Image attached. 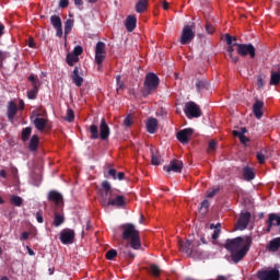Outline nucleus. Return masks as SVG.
Returning <instances> with one entry per match:
<instances>
[{
  "mask_svg": "<svg viewBox=\"0 0 280 280\" xmlns=\"http://www.w3.org/2000/svg\"><path fill=\"white\" fill-rule=\"evenodd\" d=\"M253 245L250 236H237L235 238H228L223 245L224 249L230 253V258L233 265H238L245 259Z\"/></svg>",
  "mask_w": 280,
  "mask_h": 280,
  "instance_id": "obj_1",
  "label": "nucleus"
},
{
  "mask_svg": "<svg viewBox=\"0 0 280 280\" xmlns=\"http://www.w3.org/2000/svg\"><path fill=\"white\" fill-rule=\"evenodd\" d=\"M100 196L103 207H117L120 209L126 206V198L122 195H119L118 189L112 188V185L108 180H104L101 184Z\"/></svg>",
  "mask_w": 280,
  "mask_h": 280,
  "instance_id": "obj_2",
  "label": "nucleus"
},
{
  "mask_svg": "<svg viewBox=\"0 0 280 280\" xmlns=\"http://www.w3.org/2000/svg\"><path fill=\"white\" fill-rule=\"evenodd\" d=\"M122 240L130 241V246L133 250L141 248L140 232L136 229L135 224L126 223L121 225Z\"/></svg>",
  "mask_w": 280,
  "mask_h": 280,
  "instance_id": "obj_3",
  "label": "nucleus"
},
{
  "mask_svg": "<svg viewBox=\"0 0 280 280\" xmlns=\"http://www.w3.org/2000/svg\"><path fill=\"white\" fill-rule=\"evenodd\" d=\"M89 132L91 140H97L101 138L103 141H106L110 137V128L105 118H101L100 128L98 125L92 124L89 127Z\"/></svg>",
  "mask_w": 280,
  "mask_h": 280,
  "instance_id": "obj_4",
  "label": "nucleus"
},
{
  "mask_svg": "<svg viewBox=\"0 0 280 280\" xmlns=\"http://www.w3.org/2000/svg\"><path fill=\"white\" fill-rule=\"evenodd\" d=\"M159 85H160V78L155 73L150 72L145 74L143 88H142V96L148 97L159 89Z\"/></svg>",
  "mask_w": 280,
  "mask_h": 280,
  "instance_id": "obj_5",
  "label": "nucleus"
},
{
  "mask_svg": "<svg viewBox=\"0 0 280 280\" xmlns=\"http://www.w3.org/2000/svg\"><path fill=\"white\" fill-rule=\"evenodd\" d=\"M234 46L237 47L236 51L241 57H247L254 59L256 58V47L253 44H240L234 43Z\"/></svg>",
  "mask_w": 280,
  "mask_h": 280,
  "instance_id": "obj_6",
  "label": "nucleus"
},
{
  "mask_svg": "<svg viewBox=\"0 0 280 280\" xmlns=\"http://www.w3.org/2000/svg\"><path fill=\"white\" fill-rule=\"evenodd\" d=\"M258 280H280V271L277 268L261 269L256 273Z\"/></svg>",
  "mask_w": 280,
  "mask_h": 280,
  "instance_id": "obj_7",
  "label": "nucleus"
},
{
  "mask_svg": "<svg viewBox=\"0 0 280 280\" xmlns=\"http://www.w3.org/2000/svg\"><path fill=\"white\" fill-rule=\"evenodd\" d=\"M184 113L188 118H199L202 116L201 108L195 102H188L185 104Z\"/></svg>",
  "mask_w": 280,
  "mask_h": 280,
  "instance_id": "obj_8",
  "label": "nucleus"
},
{
  "mask_svg": "<svg viewBox=\"0 0 280 280\" xmlns=\"http://www.w3.org/2000/svg\"><path fill=\"white\" fill-rule=\"evenodd\" d=\"M194 25H185L182 31V35L179 38V43L182 45H187L192 42L196 37V33L194 32Z\"/></svg>",
  "mask_w": 280,
  "mask_h": 280,
  "instance_id": "obj_9",
  "label": "nucleus"
},
{
  "mask_svg": "<svg viewBox=\"0 0 280 280\" xmlns=\"http://www.w3.org/2000/svg\"><path fill=\"white\" fill-rule=\"evenodd\" d=\"M59 240L62 245H72L75 240V231L71 229L61 230Z\"/></svg>",
  "mask_w": 280,
  "mask_h": 280,
  "instance_id": "obj_10",
  "label": "nucleus"
},
{
  "mask_svg": "<svg viewBox=\"0 0 280 280\" xmlns=\"http://www.w3.org/2000/svg\"><path fill=\"white\" fill-rule=\"evenodd\" d=\"M164 172H167V174H171V172H174L175 174H182L184 170V162L177 159H174L170 162L168 165L163 166Z\"/></svg>",
  "mask_w": 280,
  "mask_h": 280,
  "instance_id": "obj_11",
  "label": "nucleus"
},
{
  "mask_svg": "<svg viewBox=\"0 0 280 280\" xmlns=\"http://www.w3.org/2000/svg\"><path fill=\"white\" fill-rule=\"evenodd\" d=\"M106 58V44L103 42H98L95 46V62L98 66H102Z\"/></svg>",
  "mask_w": 280,
  "mask_h": 280,
  "instance_id": "obj_12",
  "label": "nucleus"
},
{
  "mask_svg": "<svg viewBox=\"0 0 280 280\" xmlns=\"http://www.w3.org/2000/svg\"><path fill=\"white\" fill-rule=\"evenodd\" d=\"M252 220V213L249 211L241 212L240 218L237 220V228L240 231L247 230Z\"/></svg>",
  "mask_w": 280,
  "mask_h": 280,
  "instance_id": "obj_13",
  "label": "nucleus"
},
{
  "mask_svg": "<svg viewBox=\"0 0 280 280\" xmlns=\"http://www.w3.org/2000/svg\"><path fill=\"white\" fill-rule=\"evenodd\" d=\"M194 132L192 128H185L176 133V138L180 143L186 144L190 141Z\"/></svg>",
  "mask_w": 280,
  "mask_h": 280,
  "instance_id": "obj_14",
  "label": "nucleus"
},
{
  "mask_svg": "<svg viewBox=\"0 0 280 280\" xmlns=\"http://www.w3.org/2000/svg\"><path fill=\"white\" fill-rule=\"evenodd\" d=\"M71 80L75 86L78 88L82 86L84 82V78H83V69L81 67H74L71 73Z\"/></svg>",
  "mask_w": 280,
  "mask_h": 280,
  "instance_id": "obj_15",
  "label": "nucleus"
},
{
  "mask_svg": "<svg viewBox=\"0 0 280 280\" xmlns=\"http://www.w3.org/2000/svg\"><path fill=\"white\" fill-rule=\"evenodd\" d=\"M27 80L32 83L33 89L27 91V98L35 100L37 97L39 86L38 79L35 75H28Z\"/></svg>",
  "mask_w": 280,
  "mask_h": 280,
  "instance_id": "obj_16",
  "label": "nucleus"
},
{
  "mask_svg": "<svg viewBox=\"0 0 280 280\" xmlns=\"http://www.w3.org/2000/svg\"><path fill=\"white\" fill-rule=\"evenodd\" d=\"M273 226H280V215L277 213H269L266 232L270 233Z\"/></svg>",
  "mask_w": 280,
  "mask_h": 280,
  "instance_id": "obj_17",
  "label": "nucleus"
},
{
  "mask_svg": "<svg viewBox=\"0 0 280 280\" xmlns=\"http://www.w3.org/2000/svg\"><path fill=\"white\" fill-rule=\"evenodd\" d=\"M265 107V102L256 100V102L253 105V113L257 119H260L264 117L262 108Z\"/></svg>",
  "mask_w": 280,
  "mask_h": 280,
  "instance_id": "obj_18",
  "label": "nucleus"
},
{
  "mask_svg": "<svg viewBox=\"0 0 280 280\" xmlns=\"http://www.w3.org/2000/svg\"><path fill=\"white\" fill-rule=\"evenodd\" d=\"M16 114H18V105L13 101H10L7 106L8 119L13 120Z\"/></svg>",
  "mask_w": 280,
  "mask_h": 280,
  "instance_id": "obj_19",
  "label": "nucleus"
},
{
  "mask_svg": "<svg viewBox=\"0 0 280 280\" xmlns=\"http://www.w3.org/2000/svg\"><path fill=\"white\" fill-rule=\"evenodd\" d=\"M145 127L149 133H155L159 129V120L156 118L151 117L148 119Z\"/></svg>",
  "mask_w": 280,
  "mask_h": 280,
  "instance_id": "obj_20",
  "label": "nucleus"
},
{
  "mask_svg": "<svg viewBox=\"0 0 280 280\" xmlns=\"http://www.w3.org/2000/svg\"><path fill=\"white\" fill-rule=\"evenodd\" d=\"M47 199L51 202H55V205H60V202L63 200V197L59 191L50 190L47 195Z\"/></svg>",
  "mask_w": 280,
  "mask_h": 280,
  "instance_id": "obj_21",
  "label": "nucleus"
},
{
  "mask_svg": "<svg viewBox=\"0 0 280 280\" xmlns=\"http://www.w3.org/2000/svg\"><path fill=\"white\" fill-rule=\"evenodd\" d=\"M137 22H138V19H137L136 15L127 16L126 23H125L126 30L128 32H133L136 30V27H137Z\"/></svg>",
  "mask_w": 280,
  "mask_h": 280,
  "instance_id": "obj_22",
  "label": "nucleus"
},
{
  "mask_svg": "<svg viewBox=\"0 0 280 280\" xmlns=\"http://www.w3.org/2000/svg\"><path fill=\"white\" fill-rule=\"evenodd\" d=\"M243 178H244V180H247L248 183L250 180H255V178H256L255 170L249 166H245L243 168Z\"/></svg>",
  "mask_w": 280,
  "mask_h": 280,
  "instance_id": "obj_23",
  "label": "nucleus"
},
{
  "mask_svg": "<svg viewBox=\"0 0 280 280\" xmlns=\"http://www.w3.org/2000/svg\"><path fill=\"white\" fill-rule=\"evenodd\" d=\"M28 151L30 152H36L39 148V137L37 135H34L31 137L28 142Z\"/></svg>",
  "mask_w": 280,
  "mask_h": 280,
  "instance_id": "obj_24",
  "label": "nucleus"
},
{
  "mask_svg": "<svg viewBox=\"0 0 280 280\" xmlns=\"http://www.w3.org/2000/svg\"><path fill=\"white\" fill-rule=\"evenodd\" d=\"M191 241L179 242V250L186 255H192Z\"/></svg>",
  "mask_w": 280,
  "mask_h": 280,
  "instance_id": "obj_25",
  "label": "nucleus"
},
{
  "mask_svg": "<svg viewBox=\"0 0 280 280\" xmlns=\"http://www.w3.org/2000/svg\"><path fill=\"white\" fill-rule=\"evenodd\" d=\"M268 250L270 252V253H277V252H279V248H280V237H276V238H273V240H271L270 242H269V245H268Z\"/></svg>",
  "mask_w": 280,
  "mask_h": 280,
  "instance_id": "obj_26",
  "label": "nucleus"
},
{
  "mask_svg": "<svg viewBox=\"0 0 280 280\" xmlns=\"http://www.w3.org/2000/svg\"><path fill=\"white\" fill-rule=\"evenodd\" d=\"M210 89V82L206 79H198L196 82V90L197 92H201L203 90H209Z\"/></svg>",
  "mask_w": 280,
  "mask_h": 280,
  "instance_id": "obj_27",
  "label": "nucleus"
},
{
  "mask_svg": "<svg viewBox=\"0 0 280 280\" xmlns=\"http://www.w3.org/2000/svg\"><path fill=\"white\" fill-rule=\"evenodd\" d=\"M33 124H34L35 128L39 131H43L47 127V120L45 118L36 117L33 120Z\"/></svg>",
  "mask_w": 280,
  "mask_h": 280,
  "instance_id": "obj_28",
  "label": "nucleus"
},
{
  "mask_svg": "<svg viewBox=\"0 0 280 280\" xmlns=\"http://www.w3.org/2000/svg\"><path fill=\"white\" fill-rule=\"evenodd\" d=\"M65 222H66L65 215L59 214L58 212H55L52 225L55 228H60L62 224H65Z\"/></svg>",
  "mask_w": 280,
  "mask_h": 280,
  "instance_id": "obj_29",
  "label": "nucleus"
},
{
  "mask_svg": "<svg viewBox=\"0 0 280 280\" xmlns=\"http://www.w3.org/2000/svg\"><path fill=\"white\" fill-rule=\"evenodd\" d=\"M148 7H149L148 0H139L136 3V12L143 13L144 11H147Z\"/></svg>",
  "mask_w": 280,
  "mask_h": 280,
  "instance_id": "obj_30",
  "label": "nucleus"
},
{
  "mask_svg": "<svg viewBox=\"0 0 280 280\" xmlns=\"http://www.w3.org/2000/svg\"><path fill=\"white\" fill-rule=\"evenodd\" d=\"M121 255L124 258L129 260H135L136 255L130 250L129 245H126L124 248H121Z\"/></svg>",
  "mask_w": 280,
  "mask_h": 280,
  "instance_id": "obj_31",
  "label": "nucleus"
},
{
  "mask_svg": "<svg viewBox=\"0 0 280 280\" xmlns=\"http://www.w3.org/2000/svg\"><path fill=\"white\" fill-rule=\"evenodd\" d=\"M79 61H80V58L78 56H75L74 54H72V52L67 54L66 62L68 63V66L73 67L74 63H77Z\"/></svg>",
  "mask_w": 280,
  "mask_h": 280,
  "instance_id": "obj_32",
  "label": "nucleus"
},
{
  "mask_svg": "<svg viewBox=\"0 0 280 280\" xmlns=\"http://www.w3.org/2000/svg\"><path fill=\"white\" fill-rule=\"evenodd\" d=\"M280 82V67L278 68V72L271 71V77H270V85H278Z\"/></svg>",
  "mask_w": 280,
  "mask_h": 280,
  "instance_id": "obj_33",
  "label": "nucleus"
},
{
  "mask_svg": "<svg viewBox=\"0 0 280 280\" xmlns=\"http://www.w3.org/2000/svg\"><path fill=\"white\" fill-rule=\"evenodd\" d=\"M31 135H32V127L23 128V129H22V132H21V139H22V141H23V142L28 141Z\"/></svg>",
  "mask_w": 280,
  "mask_h": 280,
  "instance_id": "obj_34",
  "label": "nucleus"
},
{
  "mask_svg": "<svg viewBox=\"0 0 280 280\" xmlns=\"http://www.w3.org/2000/svg\"><path fill=\"white\" fill-rule=\"evenodd\" d=\"M50 24L52 25L54 28L62 26L61 18L58 16V15H51L50 16Z\"/></svg>",
  "mask_w": 280,
  "mask_h": 280,
  "instance_id": "obj_35",
  "label": "nucleus"
},
{
  "mask_svg": "<svg viewBox=\"0 0 280 280\" xmlns=\"http://www.w3.org/2000/svg\"><path fill=\"white\" fill-rule=\"evenodd\" d=\"M10 202L11 205H13L14 207H22L23 205V198L16 195H12L10 198Z\"/></svg>",
  "mask_w": 280,
  "mask_h": 280,
  "instance_id": "obj_36",
  "label": "nucleus"
},
{
  "mask_svg": "<svg viewBox=\"0 0 280 280\" xmlns=\"http://www.w3.org/2000/svg\"><path fill=\"white\" fill-rule=\"evenodd\" d=\"M150 272L154 278L161 277V268L158 265H151L150 266Z\"/></svg>",
  "mask_w": 280,
  "mask_h": 280,
  "instance_id": "obj_37",
  "label": "nucleus"
},
{
  "mask_svg": "<svg viewBox=\"0 0 280 280\" xmlns=\"http://www.w3.org/2000/svg\"><path fill=\"white\" fill-rule=\"evenodd\" d=\"M117 256H118V253L116 249H109L105 254L106 259L109 261H113Z\"/></svg>",
  "mask_w": 280,
  "mask_h": 280,
  "instance_id": "obj_38",
  "label": "nucleus"
},
{
  "mask_svg": "<svg viewBox=\"0 0 280 280\" xmlns=\"http://www.w3.org/2000/svg\"><path fill=\"white\" fill-rule=\"evenodd\" d=\"M75 116H74V110L71 108L67 109L66 116H65V120L72 122L74 120Z\"/></svg>",
  "mask_w": 280,
  "mask_h": 280,
  "instance_id": "obj_39",
  "label": "nucleus"
},
{
  "mask_svg": "<svg viewBox=\"0 0 280 280\" xmlns=\"http://www.w3.org/2000/svg\"><path fill=\"white\" fill-rule=\"evenodd\" d=\"M210 208V201L208 199L203 200L200 205V211L201 213H208Z\"/></svg>",
  "mask_w": 280,
  "mask_h": 280,
  "instance_id": "obj_40",
  "label": "nucleus"
},
{
  "mask_svg": "<svg viewBox=\"0 0 280 280\" xmlns=\"http://www.w3.org/2000/svg\"><path fill=\"white\" fill-rule=\"evenodd\" d=\"M225 42L229 46H235L234 42H237V37L236 36H231L230 34H225Z\"/></svg>",
  "mask_w": 280,
  "mask_h": 280,
  "instance_id": "obj_41",
  "label": "nucleus"
},
{
  "mask_svg": "<svg viewBox=\"0 0 280 280\" xmlns=\"http://www.w3.org/2000/svg\"><path fill=\"white\" fill-rule=\"evenodd\" d=\"M73 21L67 20L65 23V34H69L72 31Z\"/></svg>",
  "mask_w": 280,
  "mask_h": 280,
  "instance_id": "obj_42",
  "label": "nucleus"
},
{
  "mask_svg": "<svg viewBox=\"0 0 280 280\" xmlns=\"http://www.w3.org/2000/svg\"><path fill=\"white\" fill-rule=\"evenodd\" d=\"M220 187L208 190L207 198H214L220 192Z\"/></svg>",
  "mask_w": 280,
  "mask_h": 280,
  "instance_id": "obj_43",
  "label": "nucleus"
},
{
  "mask_svg": "<svg viewBox=\"0 0 280 280\" xmlns=\"http://www.w3.org/2000/svg\"><path fill=\"white\" fill-rule=\"evenodd\" d=\"M220 235H221V229L217 228V230H214L211 235V238H212L214 245L217 244V242H214V241H218L220 238Z\"/></svg>",
  "mask_w": 280,
  "mask_h": 280,
  "instance_id": "obj_44",
  "label": "nucleus"
},
{
  "mask_svg": "<svg viewBox=\"0 0 280 280\" xmlns=\"http://www.w3.org/2000/svg\"><path fill=\"white\" fill-rule=\"evenodd\" d=\"M117 92L125 89V83L121 82V75L116 77Z\"/></svg>",
  "mask_w": 280,
  "mask_h": 280,
  "instance_id": "obj_45",
  "label": "nucleus"
},
{
  "mask_svg": "<svg viewBox=\"0 0 280 280\" xmlns=\"http://www.w3.org/2000/svg\"><path fill=\"white\" fill-rule=\"evenodd\" d=\"M217 148H218V142L215 140L209 141L208 152H214V150H217Z\"/></svg>",
  "mask_w": 280,
  "mask_h": 280,
  "instance_id": "obj_46",
  "label": "nucleus"
},
{
  "mask_svg": "<svg viewBox=\"0 0 280 280\" xmlns=\"http://www.w3.org/2000/svg\"><path fill=\"white\" fill-rule=\"evenodd\" d=\"M71 54L79 58V56H81L83 54V47L75 46Z\"/></svg>",
  "mask_w": 280,
  "mask_h": 280,
  "instance_id": "obj_47",
  "label": "nucleus"
},
{
  "mask_svg": "<svg viewBox=\"0 0 280 280\" xmlns=\"http://www.w3.org/2000/svg\"><path fill=\"white\" fill-rule=\"evenodd\" d=\"M151 164L152 165H161V159L155 155L154 153H152L151 155Z\"/></svg>",
  "mask_w": 280,
  "mask_h": 280,
  "instance_id": "obj_48",
  "label": "nucleus"
},
{
  "mask_svg": "<svg viewBox=\"0 0 280 280\" xmlns=\"http://www.w3.org/2000/svg\"><path fill=\"white\" fill-rule=\"evenodd\" d=\"M257 161L260 163V165H264L266 163V155L261 152H257Z\"/></svg>",
  "mask_w": 280,
  "mask_h": 280,
  "instance_id": "obj_49",
  "label": "nucleus"
},
{
  "mask_svg": "<svg viewBox=\"0 0 280 280\" xmlns=\"http://www.w3.org/2000/svg\"><path fill=\"white\" fill-rule=\"evenodd\" d=\"M69 4H70L69 0H59V2H58V7L61 8V9L68 8Z\"/></svg>",
  "mask_w": 280,
  "mask_h": 280,
  "instance_id": "obj_50",
  "label": "nucleus"
},
{
  "mask_svg": "<svg viewBox=\"0 0 280 280\" xmlns=\"http://www.w3.org/2000/svg\"><path fill=\"white\" fill-rule=\"evenodd\" d=\"M206 32L208 34H213L215 32V28L212 24H210L209 22L206 24Z\"/></svg>",
  "mask_w": 280,
  "mask_h": 280,
  "instance_id": "obj_51",
  "label": "nucleus"
},
{
  "mask_svg": "<svg viewBox=\"0 0 280 280\" xmlns=\"http://www.w3.org/2000/svg\"><path fill=\"white\" fill-rule=\"evenodd\" d=\"M107 174L113 177L114 180H117V171L115 168L108 170Z\"/></svg>",
  "mask_w": 280,
  "mask_h": 280,
  "instance_id": "obj_52",
  "label": "nucleus"
},
{
  "mask_svg": "<svg viewBox=\"0 0 280 280\" xmlns=\"http://www.w3.org/2000/svg\"><path fill=\"white\" fill-rule=\"evenodd\" d=\"M36 221L38 224H43L44 223V217L42 212H36L35 214Z\"/></svg>",
  "mask_w": 280,
  "mask_h": 280,
  "instance_id": "obj_53",
  "label": "nucleus"
},
{
  "mask_svg": "<svg viewBox=\"0 0 280 280\" xmlns=\"http://www.w3.org/2000/svg\"><path fill=\"white\" fill-rule=\"evenodd\" d=\"M124 125L126 127H130L132 125V117L130 115H128L125 119H124Z\"/></svg>",
  "mask_w": 280,
  "mask_h": 280,
  "instance_id": "obj_54",
  "label": "nucleus"
},
{
  "mask_svg": "<svg viewBox=\"0 0 280 280\" xmlns=\"http://www.w3.org/2000/svg\"><path fill=\"white\" fill-rule=\"evenodd\" d=\"M265 84H266V81L264 80V78L262 77H258L257 78V85H258V88L261 89V88L265 86Z\"/></svg>",
  "mask_w": 280,
  "mask_h": 280,
  "instance_id": "obj_55",
  "label": "nucleus"
},
{
  "mask_svg": "<svg viewBox=\"0 0 280 280\" xmlns=\"http://www.w3.org/2000/svg\"><path fill=\"white\" fill-rule=\"evenodd\" d=\"M226 51H228L230 58H233V54L235 51L234 45H229Z\"/></svg>",
  "mask_w": 280,
  "mask_h": 280,
  "instance_id": "obj_56",
  "label": "nucleus"
},
{
  "mask_svg": "<svg viewBox=\"0 0 280 280\" xmlns=\"http://www.w3.org/2000/svg\"><path fill=\"white\" fill-rule=\"evenodd\" d=\"M30 238V233L28 232H22L20 236V241H28Z\"/></svg>",
  "mask_w": 280,
  "mask_h": 280,
  "instance_id": "obj_57",
  "label": "nucleus"
},
{
  "mask_svg": "<svg viewBox=\"0 0 280 280\" xmlns=\"http://www.w3.org/2000/svg\"><path fill=\"white\" fill-rule=\"evenodd\" d=\"M27 46H28L30 48H35V47H36V43H35V40H34V38H28Z\"/></svg>",
  "mask_w": 280,
  "mask_h": 280,
  "instance_id": "obj_58",
  "label": "nucleus"
},
{
  "mask_svg": "<svg viewBox=\"0 0 280 280\" xmlns=\"http://www.w3.org/2000/svg\"><path fill=\"white\" fill-rule=\"evenodd\" d=\"M55 30H56V35L59 36V37H61L62 34H63L62 26H60V27H55Z\"/></svg>",
  "mask_w": 280,
  "mask_h": 280,
  "instance_id": "obj_59",
  "label": "nucleus"
},
{
  "mask_svg": "<svg viewBox=\"0 0 280 280\" xmlns=\"http://www.w3.org/2000/svg\"><path fill=\"white\" fill-rule=\"evenodd\" d=\"M125 173L124 172H119L117 175H116V178L118 179V180H124L125 179Z\"/></svg>",
  "mask_w": 280,
  "mask_h": 280,
  "instance_id": "obj_60",
  "label": "nucleus"
},
{
  "mask_svg": "<svg viewBox=\"0 0 280 280\" xmlns=\"http://www.w3.org/2000/svg\"><path fill=\"white\" fill-rule=\"evenodd\" d=\"M233 136L238 137V138L241 139V137L244 136V132L238 131V130H234V131H233Z\"/></svg>",
  "mask_w": 280,
  "mask_h": 280,
  "instance_id": "obj_61",
  "label": "nucleus"
},
{
  "mask_svg": "<svg viewBox=\"0 0 280 280\" xmlns=\"http://www.w3.org/2000/svg\"><path fill=\"white\" fill-rule=\"evenodd\" d=\"M73 2H74V5H77L78 8L84 4L83 0H73Z\"/></svg>",
  "mask_w": 280,
  "mask_h": 280,
  "instance_id": "obj_62",
  "label": "nucleus"
},
{
  "mask_svg": "<svg viewBox=\"0 0 280 280\" xmlns=\"http://www.w3.org/2000/svg\"><path fill=\"white\" fill-rule=\"evenodd\" d=\"M240 141H241L242 143H246V142L249 141V138H247L245 135H243V136L240 138Z\"/></svg>",
  "mask_w": 280,
  "mask_h": 280,
  "instance_id": "obj_63",
  "label": "nucleus"
},
{
  "mask_svg": "<svg viewBox=\"0 0 280 280\" xmlns=\"http://www.w3.org/2000/svg\"><path fill=\"white\" fill-rule=\"evenodd\" d=\"M215 280H229V277L218 276Z\"/></svg>",
  "mask_w": 280,
  "mask_h": 280,
  "instance_id": "obj_64",
  "label": "nucleus"
}]
</instances>
